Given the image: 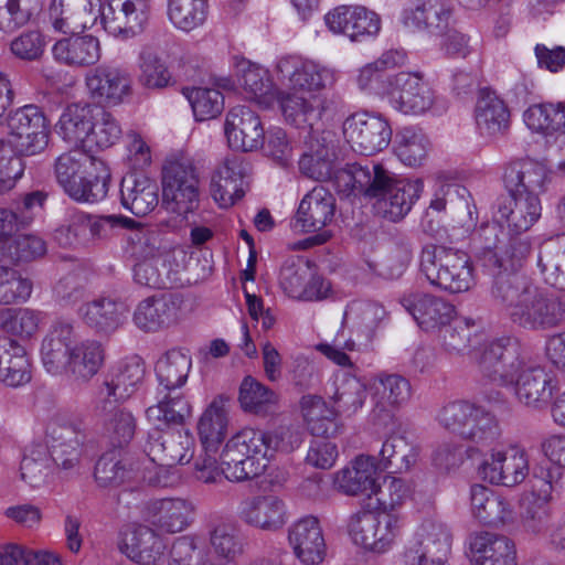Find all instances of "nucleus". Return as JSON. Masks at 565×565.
<instances>
[{
  "mask_svg": "<svg viewBox=\"0 0 565 565\" xmlns=\"http://www.w3.org/2000/svg\"><path fill=\"white\" fill-rule=\"evenodd\" d=\"M473 359L491 382L513 385L516 398L525 406L542 408L550 403L551 376L543 366L525 361L519 344L511 338L491 341Z\"/></svg>",
  "mask_w": 565,
  "mask_h": 565,
  "instance_id": "nucleus-1",
  "label": "nucleus"
},
{
  "mask_svg": "<svg viewBox=\"0 0 565 565\" xmlns=\"http://www.w3.org/2000/svg\"><path fill=\"white\" fill-rule=\"evenodd\" d=\"M301 443L300 431L291 426L271 431L244 428L227 440L220 455L224 477L236 482L256 478L265 472L276 452H291Z\"/></svg>",
  "mask_w": 565,
  "mask_h": 565,
  "instance_id": "nucleus-2",
  "label": "nucleus"
},
{
  "mask_svg": "<svg viewBox=\"0 0 565 565\" xmlns=\"http://www.w3.org/2000/svg\"><path fill=\"white\" fill-rule=\"evenodd\" d=\"M492 297L510 320L530 331H547L565 323V302L523 276H500Z\"/></svg>",
  "mask_w": 565,
  "mask_h": 565,
  "instance_id": "nucleus-3",
  "label": "nucleus"
},
{
  "mask_svg": "<svg viewBox=\"0 0 565 565\" xmlns=\"http://www.w3.org/2000/svg\"><path fill=\"white\" fill-rule=\"evenodd\" d=\"M41 358L49 373L87 382L104 364L105 349L97 340L79 341L74 321L57 319L42 340Z\"/></svg>",
  "mask_w": 565,
  "mask_h": 565,
  "instance_id": "nucleus-4",
  "label": "nucleus"
},
{
  "mask_svg": "<svg viewBox=\"0 0 565 565\" xmlns=\"http://www.w3.org/2000/svg\"><path fill=\"white\" fill-rule=\"evenodd\" d=\"M55 178L75 201L97 202L108 192L110 171L100 158L84 151H68L55 160Z\"/></svg>",
  "mask_w": 565,
  "mask_h": 565,
  "instance_id": "nucleus-5",
  "label": "nucleus"
},
{
  "mask_svg": "<svg viewBox=\"0 0 565 565\" xmlns=\"http://www.w3.org/2000/svg\"><path fill=\"white\" fill-rule=\"evenodd\" d=\"M227 402L223 395L214 397L198 420L202 454L194 461V476L204 483H215L224 476V465L218 467L216 455L227 435Z\"/></svg>",
  "mask_w": 565,
  "mask_h": 565,
  "instance_id": "nucleus-6",
  "label": "nucleus"
},
{
  "mask_svg": "<svg viewBox=\"0 0 565 565\" xmlns=\"http://www.w3.org/2000/svg\"><path fill=\"white\" fill-rule=\"evenodd\" d=\"M420 271L430 285L451 292L468 291L475 284L469 255L441 245H426L420 253Z\"/></svg>",
  "mask_w": 565,
  "mask_h": 565,
  "instance_id": "nucleus-7",
  "label": "nucleus"
},
{
  "mask_svg": "<svg viewBox=\"0 0 565 565\" xmlns=\"http://www.w3.org/2000/svg\"><path fill=\"white\" fill-rule=\"evenodd\" d=\"M475 242L482 266L497 275L494 281L500 276H518L515 273L524 266L531 254L527 239L507 237L497 225L482 226Z\"/></svg>",
  "mask_w": 565,
  "mask_h": 565,
  "instance_id": "nucleus-8",
  "label": "nucleus"
},
{
  "mask_svg": "<svg viewBox=\"0 0 565 565\" xmlns=\"http://www.w3.org/2000/svg\"><path fill=\"white\" fill-rule=\"evenodd\" d=\"M200 179L190 158L168 160L162 169V198L170 212L179 215L193 213L199 206Z\"/></svg>",
  "mask_w": 565,
  "mask_h": 565,
  "instance_id": "nucleus-9",
  "label": "nucleus"
},
{
  "mask_svg": "<svg viewBox=\"0 0 565 565\" xmlns=\"http://www.w3.org/2000/svg\"><path fill=\"white\" fill-rule=\"evenodd\" d=\"M335 199L333 194L323 186H315L301 200L294 217V226L305 232H319L309 236L300 243V248H308L327 243L332 233L324 230L334 216Z\"/></svg>",
  "mask_w": 565,
  "mask_h": 565,
  "instance_id": "nucleus-10",
  "label": "nucleus"
},
{
  "mask_svg": "<svg viewBox=\"0 0 565 565\" xmlns=\"http://www.w3.org/2000/svg\"><path fill=\"white\" fill-rule=\"evenodd\" d=\"M394 179L382 163L364 159L337 170L334 186L343 196L353 194L377 200Z\"/></svg>",
  "mask_w": 565,
  "mask_h": 565,
  "instance_id": "nucleus-11",
  "label": "nucleus"
},
{
  "mask_svg": "<svg viewBox=\"0 0 565 565\" xmlns=\"http://www.w3.org/2000/svg\"><path fill=\"white\" fill-rule=\"evenodd\" d=\"M8 127L14 149L22 156L38 154L49 143L50 125L36 105H25L11 111Z\"/></svg>",
  "mask_w": 565,
  "mask_h": 565,
  "instance_id": "nucleus-12",
  "label": "nucleus"
},
{
  "mask_svg": "<svg viewBox=\"0 0 565 565\" xmlns=\"http://www.w3.org/2000/svg\"><path fill=\"white\" fill-rule=\"evenodd\" d=\"M392 107L405 115H423L435 104V90L420 72H399L392 76L388 90Z\"/></svg>",
  "mask_w": 565,
  "mask_h": 565,
  "instance_id": "nucleus-13",
  "label": "nucleus"
},
{
  "mask_svg": "<svg viewBox=\"0 0 565 565\" xmlns=\"http://www.w3.org/2000/svg\"><path fill=\"white\" fill-rule=\"evenodd\" d=\"M279 286L291 299L299 301H321L331 291V285L313 273L309 262L301 257L285 260L279 274Z\"/></svg>",
  "mask_w": 565,
  "mask_h": 565,
  "instance_id": "nucleus-14",
  "label": "nucleus"
},
{
  "mask_svg": "<svg viewBox=\"0 0 565 565\" xmlns=\"http://www.w3.org/2000/svg\"><path fill=\"white\" fill-rule=\"evenodd\" d=\"M343 135L355 152L372 156L390 145L392 130L381 117L354 114L344 120Z\"/></svg>",
  "mask_w": 565,
  "mask_h": 565,
  "instance_id": "nucleus-15",
  "label": "nucleus"
},
{
  "mask_svg": "<svg viewBox=\"0 0 565 565\" xmlns=\"http://www.w3.org/2000/svg\"><path fill=\"white\" fill-rule=\"evenodd\" d=\"M561 472L556 476L548 471L546 477L541 479L542 486L539 491H532L521 502V524L524 531L535 536L544 535L548 530L547 521L552 515L548 504L554 500V493L559 494L563 489Z\"/></svg>",
  "mask_w": 565,
  "mask_h": 565,
  "instance_id": "nucleus-16",
  "label": "nucleus"
},
{
  "mask_svg": "<svg viewBox=\"0 0 565 565\" xmlns=\"http://www.w3.org/2000/svg\"><path fill=\"white\" fill-rule=\"evenodd\" d=\"M182 303V299L172 294L147 297L136 306L132 322L147 333L166 330L180 321Z\"/></svg>",
  "mask_w": 565,
  "mask_h": 565,
  "instance_id": "nucleus-17",
  "label": "nucleus"
},
{
  "mask_svg": "<svg viewBox=\"0 0 565 565\" xmlns=\"http://www.w3.org/2000/svg\"><path fill=\"white\" fill-rule=\"evenodd\" d=\"M529 458L526 451L519 446H510L503 450L492 451L479 467L484 480L505 487L516 486L529 476Z\"/></svg>",
  "mask_w": 565,
  "mask_h": 565,
  "instance_id": "nucleus-18",
  "label": "nucleus"
},
{
  "mask_svg": "<svg viewBox=\"0 0 565 565\" xmlns=\"http://www.w3.org/2000/svg\"><path fill=\"white\" fill-rule=\"evenodd\" d=\"M277 73L281 81H288L291 88L307 92L331 87L335 82L333 70L298 56L281 57L277 63Z\"/></svg>",
  "mask_w": 565,
  "mask_h": 565,
  "instance_id": "nucleus-19",
  "label": "nucleus"
},
{
  "mask_svg": "<svg viewBox=\"0 0 565 565\" xmlns=\"http://www.w3.org/2000/svg\"><path fill=\"white\" fill-rule=\"evenodd\" d=\"M194 438L188 430H153L149 434L145 451L160 466L189 463L194 454Z\"/></svg>",
  "mask_w": 565,
  "mask_h": 565,
  "instance_id": "nucleus-20",
  "label": "nucleus"
},
{
  "mask_svg": "<svg viewBox=\"0 0 565 565\" xmlns=\"http://www.w3.org/2000/svg\"><path fill=\"white\" fill-rule=\"evenodd\" d=\"M149 9V0H114L103 15L104 28L115 38H134L143 31Z\"/></svg>",
  "mask_w": 565,
  "mask_h": 565,
  "instance_id": "nucleus-21",
  "label": "nucleus"
},
{
  "mask_svg": "<svg viewBox=\"0 0 565 565\" xmlns=\"http://www.w3.org/2000/svg\"><path fill=\"white\" fill-rule=\"evenodd\" d=\"M237 514L245 524L264 531H277L288 520L285 501L275 494L244 499L238 505Z\"/></svg>",
  "mask_w": 565,
  "mask_h": 565,
  "instance_id": "nucleus-22",
  "label": "nucleus"
},
{
  "mask_svg": "<svg viewBox=\"0 0 565 565\" xmlns=\"http://www.w3.org/2000/svg\"><path fill=\"white\" fill-rule=\"evenodd\" d=\"M224 130L230 147L235 150L246 152L264 146L260 118L247 106L238 105L227 113Z\"/></svg>",
  "mask_w": 565,
  "mask_h": 565,
  "instance_id": "nucleus-23",
  "label": "nucleus"
},
{
  "mask_svg": "<svg viewBox=\"0 0 565 565\" xmlns=\"http://www.w3.org/2000/svg\"><path fill=\"white\" fill-rule=\"evenodd\" d=\"M399 303L426 331L448 324L456 315L455 306L441 297L423 292H407Z\"/></svg>",
  "mask_w": 565,
  "mask_h": 565,
  "instance_id": "nucleus-24",
  "label": "nucleus"
},
{
  "mask_svg": "<svg viewBox=\"0 0 565 565\" xmlns=\"http://www.w3.org/2000/svg\"><path fill=\"white\" fill-rule=\"evenodd\" d=\"M289 544L303 565H319L327 555V545L319 520L308 515L294 523L288 531Z\"/></svg>",
  "mask_w": 565,
  "mask_h": 565,
  "instance_id": "nucleus-25",
  "label": "nucleus"
},
{
  "mask_svg": "<svg viewBox=\"0 0 565 565\" xmlns=\"http://www.w3.org/2000/svg\"><path fill=\"white\" fill-rule=\"evenodd\" d=\"M195 507L184 498L156 499L147 505L149 523L158 531L174 534L186 530L194 521Z\"/></svg>",
  "mask_w": 565,
  "mask_h": 565,
  "instance_id": "nucleus-26",
  "label": "nucleus"
},
{
  "mask_svg": "<svg viewBox=\"0 0 565 565\" xmlns=\"http://www.w3.org/2000/svg\"><path fill=\"white\" fill-rule=\"evenodd\" d=\"M85 82L92 98L109 106L121 104L131 94L130 76L118 67L98 66L87 74Z\"/></svg>",
  "mask_w": 565,
  "mask_h": 565,
  "instance_id": "nucleus-27",
  "label": "nucleus"
},
{
  "mask_svg": "<svg viewBox=\"0 0 565 565\" xmlns=\"http://www.w3.org/2000/svg\"><path fill=\"white\" fill-rule=\"evenodd\" d=\"M131 230L128 241L136 259H162L170 265L174 263L175 270L181 267L179 258L183 262L186 257L182 247L170 244L157 228L138 227L137 224Z\"/></svg>",
  "mask_w": 565,
  "mask_h": 565,
  "instance_id": "nucleus-28",
  "label": "nucleus"
},
{
  "mask_svg": "<svg viewBox=\"0 0 565 565\" xmlns=\"http://www.w3.org/2000/svg\"><path fill=\"white\" fill-rule=\"evenodd\" d=\"M100 0H52L49 19L56 31L75 33L93 25Z\"/></svg>",
  "mask_w": 565,
  "mask_h": 565,
  "instance_id": "nucleus-29",
  "label": "nucleus"
},
{
  "mask_svg": "<svg viewBox=\"0 0 565 565\" xmlns=\"http://www.w3.org/2000/svg\"><path fill=\"white\" fill-rule=\"evenodd\" d=\"M469 551L473 565H518L515 543L503 534L473 533L469 537Z\"/></svg>",
  "mask_w": 565,
  "mask_h": 565,
  "instance_id": "nucleus-30",
  "label": "nucleus"
},
{
  "mask_svg": "<svg viewBox=\"0 0 565 565\" xmlns=\"http://www.w3.org/2000/svg\"><path fill=\"white\" fill-rule=\"evenodd\" d=\"M127 307L111 297H97L78 308L83 323L96 334L108 335L118 330L127 318Z\"/></svg>",
  "mask_w": 565,
  "mask_h": 565,
  "instance_id": "nucleus-31",
  "label": "nucleus"
},
{
  "mask_svg": "<svg viewBox=\"0 0 565 565\" xmlns=\"http://www.w3.org/2000/svg\"><path fill=\"white\" fill-rule=\"evenodd\" d=\"M452 10L440 0H413L404 9L402 22L406 28L443 34L449 26Z\"/></svg>",
  "mask_w": 565,
  "mask_h": 565,
  "instance_id": "nucleus-32",
  "label": "nucleus"
},
{
  "mask_svg": "<svg viewBox=\"0 0 565 565\" xmlns=\"http://www.w3.org/2000/svg\"><path fill=\"white\" fill-rule=\"evenodd\" d=\"M540 198L509 193L498 203L497 216L508 230L520 235L529 231L541 217Z\"/></svg>",
  "mask_w": 565,
  "mask_h": 565,
  "instance_id": "nucleus-33",
  "label": "nucleus"
},
{
  "mask_svg": "<svg viewBox=\"0 0 565 565\" xmlns=\"http://www.w3.org/2000/svg\"><path fill=\"white\" fill-rule=\"evenodd\" d=\"M422 191L423 181L420 179L395 178L392 184L385 189L383 195L375 201L374 209L382 217L397 222L411 211Z\"/></svg>",
  "mask_w": 565,
  "mask_h": 565,
  "instance_id": "nucleus-34",
  "label": "nucleus"
},
{
  "mask_svg": "<svg viewBox=\"0 0 565 565\" xmlns=\"http://www.w3.org/2000/svg\"><path fill=\"white\" fill-rule=\"evenodd\" d=\"M377 469L375 457L360 455L335 473L334 486L343 494L371 498L376 491Z\"/></svg>",
  "mask_w": 565,
  "mask_h": 565,
  "instance_id": "nucleus-35",
  "label": "nucleus"
},
{
  "mask_svg": "<svg viewBox=\"0 0 565 565\" xmlns=\"http://www.w3.org/2000/svg\"><path fill=\"white\" fill-rule=\"evenodd\" d=\"M504 181L509 193L540 198L546 190L548 171L539 161L521 159L507 167Z\"/></svg>",
  "mask_w": 565,
  "mask_h": 565,
  "instance_id": "nucleus-36",
  "label": "nucleus"
},
{
  "mask_svg": "<svg viewBox=\"0 0 565 565\" xmlns=\"http://www.w3.org/2000/svg\"><path fill=\"white\" fill-rule=\"evenodd\" d=\"M475 119L481 135L498 137L509 129L511 114L503 98L490 88H482L475 107Z\"/></svg>",
  "mask_w": 565,
  "mask_h": 565,
  "instance_id": "nucleus-37",
  "label": "nucleus"
},
{
  "mask_svg": "<svg viewBox=\"0 0 565 565\" xmlns=\"http://www.w3.org/2000/svg\"><path fill=\"white\" fill-rule=\"evenodd\" d=\"M334 140L330 131L310 137L308 151L299 160L300 172L316 181H327L333 173Z\"/></svg>",
  "mask_w": 565,
  "mask_h": 565,
  "instance_id": "nucleus-38",
  "label": "nucleus"
},
{
  "mask_svg": "<svg viewBox=\"0 0 565 565\" xmlns=\"http://www.w3.org/2000/svg\"><path fill=\"white\" fill-rule=\"evenodd\" d=\"M146 369L141 358L134 355L122 361L100 388V396L113 403L128 399L142 383Z\"/></svg>",
  "mask_w": 565,
  "mask_h": 565,
  "instance_id": "nucleus-39",
  "label": "nucleus"
},
{
  "mask_svg": "<svg viewBox=\"0 0 565 565\" xmlns=\"http://www.w3.org/2000/svg\"><path fill=\"white\" fill-rule=\"evenodd\" d=\"M31 377L32 365L25 348L9 335H0V382L18 387Z\"/></svg>",
  "mask_w": 565,
  "mask_h": 565,
  "instance_id": "nucleus-40",
  "label": "nucleus"
},
{
  "mask_svg": "<svg viewBox=\"0 0 565 565\" xmlns=\"http://www.w3.org/2000/svg\"><path fill=\"white\" fill-rule=\"evenodd\" d=\"M120 550L138 564L154 565L164 555L167 543L152 527L137 525L126 534Z\"/></svg>",
  "mask_w": 565,
  "mask_h": 565,
  "instance_id": "nucleus-41",
  "label": "nucleus"
},
{
  "mask_svg": "<svg viewBox=\"0 0 565 565\" xmlns=\"http://www.w3.org/2000/svg\"><path fill=\"white\" fill-rule=\"evenodd\" d=\"M95 108L94 104H71L60 117L57 134L75 150L86 152Z\"/></svg>",
  "mask_w": 565,
  "mask_h": 565,
  "instance_id": "nucleus-42",
  "label": "nucleus"
},
{
  "mask_svg": "<svg viewBox=\"0 0 565 565\" xmlns=\"http://www.w3.org/2000/svg\"><path fill=\"white\" fill-rule=\"evenodd\" d=\"M97 409L102 416V437L113 450L120 451L134 439L136 418L125 408L113 407L111 401H104Z\"/></svg>",
  "mask_w": 565,
  "mask_h": 565,
  "instance_id": "nucleus-43",
  "label": "nucleus"
},
{
  "mask_svg": "<svg viewBox=\"0 0 565 565\" xmlns=\"http://www.w3.org/2000/svg\"><path fill=\"white\" fill-rule=\"evenodd\" d=\"M56 61L72 66L85 67L96 64L102 55L99 40L90 34L72 35L58 40L52 49Z\"/></svg>",
  "mask_w": 565,
  "mask_h": 565,
  "instance_id": "nucleus-44",
  "label": "nucleus"
},
{
  "mask_svg": "<svg viewBox=\"0 0 565 565\" xmlns=\"http://www.w3.org/2000/svg\"><path fill=\"white\" fill-rule=\"evenodd\" d=\"M122 205L137 216H145L158 205V186L142 173H130L120 184Z\"/></svg>",
  "mask_w": 565,
  "mask_h": 565,
  "instance_id": "nucleus-45",
  "label": "nucleus"
},
{
  "mask_svg": "<svg viewBox=\"0 0 565 565\" xmlns=\"http://www.w3.org/2000/svg\"><path fill=\"white\" fill-rule=\"evenodd\" d=\"M406 57L404 51L390 50L384 52L377 60L364 65L359 71L356 77L359 87L362 90L388 97L392 76H386V71L403 66Z\"/></svg>",
  "mask_w": 565,
  "mask_h": 565,
  "instance_id": "nucleus-46",
  "label": "nucleus"
},
{
  "mask_svg": "<svg viewBox=\"0 0 565 565\" xmlns=\"http://www.w3.org/2000/svg\"><path fill=\"white\" fill-rule=\"evenodd\" d=\"M94 478L102 488H117L139 478L134 460L121 451L104 452L95 465Z\"/></svg>",
  "mask_w": 565,
  "mask_h": 565,
  "instance_id": "nucleus-47",
  "label": "nucleus"
},
{
  "mask_svg": "<svg viewBox=\"0 0 565 565\" xmlns=\"http://www.w3.org/2000/svg\"><path fill=\"white\" fill-rule=\"evenodd\" d=\"M156 399L157 403L146 409V417L154 425V430L182 425L191 414V405L182 392L157 388Z\"/></svg>",
  "mask_w": 565,
  "mask_h": 565,
  "instance_id": "nucleus-48",
  "label": "nucleus"
},
{
  "mask_svg": "<svg viewBox=\"0 0 565 565\" xmlns=\"http://www.w3.org/2000/svg\"><path fill=\"white\" fill-rule=\"evenodd\" d=\"M374 411L392 413L411 397L409 382L398 374L381 373L370 384Z\"/></svg>",
  "mask_w": 565,
  "mask_h": 565,
  "instance_id": "nucleus-49",
  "label": "nucleus"
},
{
  "mask_svg": "<svg viewBox=\"0 0 565 565\" xmlns=\"http://www.w3.org/2000/svg\"><path fill=\"white\" fill-rule=\"evenodd\" d=\"M471 511L480 523L491 526L503 525L512 518L511 503L481 484L471 487Z\"/></svg>",
  "mask_w": 565,
  "mask_h": 565,
  "instance_id": "nucleus-50",
  "label": "nucleus"
},
{
  "mask_svg": "<svg viewBox=\"0 0 565 565\" xmlns=\"http://www.w3.org/2000/svg\"><path fill=\"white\" fill-rule=\"evenodd\" d=\"M450 529L437 520H426L418 527L415 540L405 552H416L424 556L448 559L451 551Z\"/></svg>",
  "mask_w": 565,
  "mask_h": 565,
  "instance_id": "nucleus-51",
  "label": "nucleus"
},
{
  "mask_svg": "<svg viewBox=\"0 0 565 565\" xmlns=\"http://www.w3.org/2000/svg\"><path fill=\"white\" fill-rule=\"evenodd\" d=\"M236 76L247 98L264 107L271 104L275 92L267 70L248 60H241L236 64Z\"/></svg>",
  "mask_w": 565,
  "mask_h": 565,
  "instance_id": "nucleus-52",
  "label": "nucleus"
},
{
  "mask_svg": "<svg viewBox=\"0 0 565 565\" xmlns=\"http://www.w3.org/2000/svg\"><path fill=\"white\" fill-rule=\"evenodd\" d=\"M192 359L188 351L182 349H171L167 351L156 363V375L159 382L158 390H170L181 392L180 388L185 384Z\"/></svg>",
  "mask_w": 565,
  "mask_h": 565,
  "instance_id": "nucleus-53",
  "label": "nucleus"
},
{
  "mask_svg": "<svg viewBox=\"0 0 565 565\" xmlns=\"http://www.w3.org/2000/svg\"><path fill=\"white\" fill-rule=\"evenodd\" d=\"M537 266L546 284L565 290V234L540 246Z\"/></svg>",
  "mask_w": 565,
  "mask_h": 565,
  "instance_id": "nucleus-54",
  "label": "nucleus"
},
{
  "mask_svg": "<svg viewBox=\"0 0 565 565\" xmlns=\"http://www.w3.org/2000/svg\"><path fill=\"white\" fill-rule=\"evenodd\" d=\"M417 448L401 434L390 435L380 450L376 466L381 470H391L393 473L406 472L417 461Z\"/></svg>",
  "mask_w": 565,
  "mask_h": 565,
  "instance_id": "nucleus-55",
  "label": "nucleus"
},
{
  "mask_svg": "<svg viewBox=\"0 0 565 565\" xmlns=\"http://www.w3.org/2000/svg\"><path fill=\"white\" fill-rule=\"evenodd\" d=\"M527 128L546 136L565 132V103L531 105L523 114Z\"/></svg>",
  "mask_w": 565,
  "mask_h": 565,
  "instance_id": "nucleus-56",
  "label": "nucleus"
},
{
  "mask_svg": "<svg viewBox=\"0 0 565 565\" xmlns=\"http://www.w3.org/2000/svg\"><path fill=\"white\" fill-rule=\"evenodd\" d=\"M167 15L175 29L190 32L205 23L209 15V1L168 0Z\"/></svg>",
  "mask_w": 565,
  "mask_h": 565,
  "instance_id": "nucleus-57",
  "label": "nucleus"
},
{
  "mask_svg": "<svg viewBox=\"0 0 565 565\" xmlns=\"http://www.w3.org/2000/svg\"><path fill=\"white\" fill-rule=\"evenodd\" d=\"M90 130L86 148L88 154L89 152L110 148L122 135L121 127L115 116L99 105H96Z\"/></svg>",
  "mask_w": 565,
  "mask_h": 565,
  "instance_id": "nucleus-58",
  "label": "nucleus"
},
{
  "mask_svg": "<svg viewBox=\"0 0 565 565\" xmlns=\"http://www.w3.org/2000/svg\"><path fill=\"white\" fill-rule=\"evenodd\" d=\"M45 318L44 312L28 308H9L1 313V329L21 339L35 335Z\"/></svg>",
  "mask_w": 565,
  "mask_h": 565,
  "instance_id": "nucleus-59",
  "label": "nucleus"
},
{
  "mask_svg": "<svg viewBox=\"0 0 565 565\" xmlns=\"http://www.w3.org/2000/svg\"><path fill=\"white\" fill-rule=\"evenodd\" d=\"M500 435L501 429L495 416L477 405L460 437L478 447H488L495 443Z\"/></svg>",
  "mask_w": 565,
  "mask_h": 565,
  "instance_id": "nucleus-60",
  "label": "nucleus"
},
{
  "mask_svg": "<svg viewBox=\"0 0 565 565\" xmlns=\"http://www.w3.org/2000/svg\"><path fill=\"white\" fill-rule=\"evenodd\" d=\"M169 565H213L204 537L188 534L174 540Z\"/></svg>",
  "mask_w": 565,
  "mask_h": 565,
  "instance_id": "nucleus-61",
  "label": "nucleus"
},
{
  "mask_svg": "<svg viewBox=\"0 0 565 565\" xmlns=\"http://www.w3.org/2000/svg\"><path fill=\"white\" fill-rule=\"evenodd\" d=\"M33 290L32 279L22 271L0 265V305L26 302Z\"/></svg>",
  "mask_w": 565,
  "mask_h": 565,
  "instance_id": "nucleus-62",
  "label": "nucleus"
},
{
  "mask_svg": "<svg viewBox=\"0 0 565 565\" xmlns=\"http://www.w3.org/2000/svg\"><path fill=\"white\" fill-rule=\"evenodd\" d=\"M428 150L429 140L422 130L406 127L396 136V156L408 167L420 166L426 159Z\"/></svg>",
  "mask_w": 565,
  "mask_h": 565,
  "instance_id": "nucleus-63",
  "label": "nucleus"
},
{
  "mask_svg": "<svg viewBox=\"0 0 565 565\" xmlns=\"http://www.w3.org/2000/svg\"><path fill=\"white\" fill-rule=\"evenodd\" d=\"M300 407L312 435L326 436L329 434L338 414L334 407H329L320 396L316 395L302 396Z\"/></svg>",
  "mask_w": 565,
  "mask_h": 565,
  "instance_id": "nucleus-64",
  "label": "nucleus"
}]
</instances>
